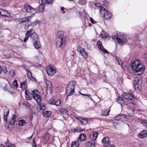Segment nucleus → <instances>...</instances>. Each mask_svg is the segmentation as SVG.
I'll list each match as a JSON object with an SVG mask.
<instances>
[{
  "mask_svg": "<svg viewBox=\"0 0 147 147\" xmlns=\"http://www.w3.org/2000/svg\"><path fill=\"white\" fill-rule=\"evenodd\" d=\"M77 50L80 53L84 59L87 58L88 57V54L84 49H82L80 46H79L77 48Z\"/></svg>",
  "mask_w": 147,
  "mask_h": 147,
  "instance_id": "8",
  "label": "nucleus"
},
{
  "mask_svg": "<svg viewBox=\"0 0 147 147\" xmlns=\"http://www.w3.org/2000/svg\"><path fill=\"white\" fill-rule=\"evenodd\" d=\"M97 43L98 49L101 51L107 54L109 53L108 52L103 48L102 45L101 44V43L100 41L98 40L97 42Z\"/></svg>",
  "mask_w": 147,
  "mask_h": 147,
  "instance_id": "12",
  "label": "nucleus"
},
{
  "mask_svg": "<svg viewBox=\"0 0 147 147\" xmlns=\"http://www.w3.org/2000/svg\"><path fill=\"white\" fill-rule=\"evenodd\" d=\"M90 21H91V22L92 23L94 24L95 23V22L94 21L93 19L92 18H90Z\"/></svg>",
  "mask_w": 147,
  "mask_h": 147,
  "instance_id": "60",
  "label": "nucleus"
},
{
  "mask_svg": "<svg viewBox=\"0 0 147 147\" xmlns=\"http://www.w3.org/2000/svg\"><path fill=\"white\" fill-rule=\"evenodd\" d=\"M32 24L29 21H28L26 22L25 24V26L24 27L25 29L26 30H27L29 28L30 26H31Z\"/></svg>",
  "mask_w": 147,
  "mask_h": 147,
  "instance_id": "34",
  "label": "nucleus"
},
{
  "mask_svg": "<svg viewBox=\"0 0 147 147\" xmlns=\"http://www.w3.org/2000/svg\"><path fill=\"white\" fill-rule=\"evenodd\" d=\"M30 92H29V91L27 90H26L25 91V95L30 94Z\"/></svg>",
  "mask_w": 147,
  "mask_h": 147,
  "instance_id": "63",
  "label": "nucleus"
},
{
  "mask_svg": "<svg viewBox=\"0 0 147 147\" xmlns=\"http://www.w3.org/2000/svg\"><path fill=\"white\" fill-rule=\"evenodd\" d=\"M32 147H36L34 138H33L32 140Z\"/></svg>",
  "mask_w": 147,
  "mask_h": 147,
  "instance_id": "50",
  "label": "nucleus"
},
{
  "mask_svg": "<svg viewBox=\"0 0 147 147\" xmlns=\"http://www.w3.org/2000/svg\"><path fill=\"white\" fill-rule=\"evenodd\" d=\"M74 83L73 81H71L68 84L66 89V94L67 96L72 95L74 92Z\"/></svg>",
  "mask_w": 147,
  "mask_h": 147,
  "instance_id": "4",
  "label": "nucleus"
},
{
  "mask_svg": "<svg viewBox=\"0 0 147 147\" xmlns=\"http://www.w3.org/2000/svg\"><path fill=\"white\" fill-rule=\"evenodd\" d=\"M27 86L26 81L22 82L20 84V88L23 90L27 88Z\"/></svg>",
  "mask_w": 147,
  "mask_h": 147,
  "instance_id": "20",
  "label": "nucleus"
},
{
  "mask_svg": "<svg viewBox=\"0 0 147 147\" xmlns=\"http://www.w3.org/2000/svg\"><path fill=\"white\" fill-rule=\"evenodd\" d=\"M46 82L48 88H50L52 87V84H51L50 81L48 80H46Z\"/></svg>",
  "mask_w": 147,
  "mask_h": 147,
  "instance_id": "36",
  "label": "nucleus"
},
{
  "mask_svg": "<svg viewBox=\"0 0 147 147\" xmlns=\"http://www.w3.org/2000/svg\"><path fill=\"white\" fill-rule=\"evenodd\" d=\"M98 135V132L96 131H94L90 134L91 136H92V138H97Z\"/></svg>",
  "mask_w": 147,
  "mask_h": 147,
  "instance_id": "33",
  "label": "nucleus"
},
{
  "mask_svg": "<svg viewBox=\"0 0 147 147\" xmlns=\"http://www.w3.org/2000/svg\"><path fill=\"white\" fill-rule=\"evenodd\" d=\"M55 105L57 106H59L61 103V101L59 99L57 98L55 99Z\"/></svg>",
  "mask_w": 147,
  "mask_h": 147,
  "instance_id": "35",
  "label": "nucleus"
},
{
  "mask_svg": "<svg viewBox=\"0 0 147 147\" xmlns=\"http://www.w3.org/2000/svg\"><path fill=\"white\" fill-rule=\"evenodd\" d=\"M64 32L62 31H58L56 34V38H62V37H65L63 36L64 35Z\"/></svg>",
  "mask_w": 147,
  "mask_h": 147,
  "instance_id": "22",
  "label": "nucleus"
},
{
  "mask_svg": "<svg viewBox=\"0 0 147 147\" xmlns=\"http://www.w3.org/2000/svg\"><path fill=\"white\" fill-rule=\"evenodd\" d=\"M84 131V129H82L80 127H77L73 129L72 132L74 133H77L82 132Z\"/></svg>",
  "mask_w": 147,
  "mask_h": 147,
  "instance_id": "18",
  "label": "nucleus"
},
{
  "mask_svg": "<svg viewBox=\"0 0 147 147\" xmlns=\"http://www.w3.org/2000/svg\"><path fill=\"white\" fill-rule=\"evenodd\" d=\"M44 6L42 4H40L37 8V10L42 12L44 11Z\"/></svg>",
  "mask_w": 147,
  "mask_h": 147,
  "instance_id": "24",
  "label": "nucleus"
},
{
  "mask_svg": "<svg viewBox=\"0 0 147 147\" xmlns=\"http://www.w3.org/2000/svg\"><path fill=\"white\" fill-rule=\"evenodd\" d=\"M26 72L27 76L29 79L31 80H33L35 79L32 76V73L30 71L28 70H27L26 71Z\"/></svg>",
  "mask_w": 147,
  "mask_h": 147,
  "instance_id": "21",
  "label": "nucleus"
},
{
  "mask_svg": "<svg viewBox=\"0 0 147 147\" xmlns=\"http://www.w3.org/2000/svg\"><path fill=\"white\" fill-rule=\"evenodd\" d=\"M109 5V3L107 1H105L103 2V5L105 7H108Z\"/></svg>",
  "mask_w": 147,
  "mask_h": 147,
  "instance_id": "47",
  "label": "nucleus"
},
{
  "mask_svg": "<svg viewBox=\"0 0 147 147\" xmlns=\"http://www.w3.org/2000/svg\"><path fill=\"white\" fill-rule=\"evenodd\" d=\"M142 81L140 78H136L133 81V83H136L137 84H139V82L140 83L141 85H142Z\"/></svg>",
  "mask_w": 147,
  "mask_h": 147,
  "instance_id": "27",
  "label": "nucleus"
},
{
  "mask_svg": "<svg viewBox=\"0 0 147 147\" xmlns=\"http://www.w3.org/2000/svg\"><path fill=\"white\" fill-rule=\"evenodd\" d=\"M134 87L136 89H138L141 86V84L140 82L139 84H137L136 83H133Z\"/></svg>",
  "mask_w": 147,
  "mask_h": 147,
  "instance_id": "41",
  "label": "nucleus"
},
{
  "mask_svg": "<svg viewBox=\"0 0 147 147\" xmlns=\"http://www.w3.org/2000/svg\"><path fill=\"white\" fill-rule=\"evenodd\" d=\"M117 100V102L121 104L122 103H123L124 102V100L123 98L119 96L118 97Z\"/></svg>",
  "mask_w": 147,
  "mask_h": 147,
  "instance_id": "32",
  "label": "nucleus"
},
{
  "mask_svg": "<svg viewBox=\"0 0 147 147\" xmlns=\"http://www.w3.org/2000/svg\"><path fill=\"white\" fill-rule=\"evenodd\" d=\"M116 59L119 64L120 65L121 67L124 68V67H127V63L126 61H125L123 63L119 58L117 57Z\"/></svg>",
  "mask_w": 147,
  "mask_h": 147,
  "instance_id": "13",
  "label": "nucleus"
},
{
  "mask_svg": "<svg viewBox=\"0 0 147 147\" xmlns=\"http://www.w3.org/2000/svg\"><path fill=\"white\" fill-rule=\"evenodd\" d=\"M140 122L144 127L147 128V120H142L140 121Z\"/></svg>",
  "mask_w": 147,
  "mask_h": 147,
  "instance_id": "31",
  "label": "nucleus"
},
{
  "mask_svg": "<svg viewBox=\"0 0 147 147\" xmlns=\"http://www.w3.org/2000/svg\"><path fill=\"white\" fill-rule=\"evenodd\" d=\"M16 116L15 115H13V116L11 119H13L14 121H16Z\"/></svg>",
  "mask_w": 147,
  "mask_h": 147,
  "instance_id": "59",
  "label": "nucleus"
},
{
  "mask_svg": "<svg viewBox=\"0 0 147 147\" xmlns=\"http://www.w3.org/2000/svg\"><path fill=\"white\" fill-rule=\"evenodd\" d=\"M99 11L100 13L101 16L104 18L105 19H109L111 18V13L109 12L103 7L100 9Z\"/></svg>",
  "mask_w": 147,
  "mask_h": 147,
  "instance_id": "6",
  "label": "nucleus"
},
{
  "mask_svg": "<svg viewBox=\"0 0 147 147\" xmlns=\"http://www.w3.org/2000/svg\"><path fill=\"white\" fill-rule=\"evenodd\" d=\"M96 138H93V139H91L87 142L86 143V145L87 147H95V141Z\"/></svg>",
  "mask_w": 147,
  "mask_h": 147,
  "instance_id": "11",
  "label": "nucleus"
},
{
  "mask_svg": "<svg viewBox=\"0 0 147 147\" xmlns=\"http://www.w3.org/2000/svg\"><path fill=\"white\" fill-rule=\"evenodd\" d=\"M43 115L45 117H49L51 115V112L50 111H46L43 113Z\"/></svg>",
  "mask_w": 147,
  "mask_h": 147,
  "instance_id": "28",
  "label": "nucleus"
},
{
  "mask_svg": "<svg viewBox=\"0 0 147 147\" xmlns=\"http://www.w3.org/2000/svg\"><path fill=\"white\" fill-rule=\"evenodd\" d=\"M9 74L12 77H14L15 76V71L13 70H11L9 72Z\"/></svg>",
  "mask_w": 147,
  "mask_h": 147,
  "instance_id": "44",
  "label": "nucleus"
},
{
  "mask_svg": "<svg viewBox=\"0 0 147 147\" xmlns=\"http://www.w3.org/2000/svg\"><path fill=\"white\" fill-rule=\"evenodd\" d=\"M79 143L78 142L75 141L73 142L71 147H79Z\"/></svg>",
  "mask_w": 147,
  "mask_h": 147,
  "instance_id": "29",
  "label": "nucleus"
},
{
  "mask_svg": "<svg viewBox=\"0 0 147 147\" xmlns=\"http://www.w3.org/2000/svg\"><path fill=\"white\" fill-rule=\"evenodd\" d=\"M86 137V134H80L78 138H85Z\"/></svg>",
  "mask_w": 147,
  "mask_h": 147,
  "instance_id": "52",
  "label": "nucleus"
},
{
  "mask_svg": "<svg viewBox=\"0 0 147 147\" xmlns=\"http://www.w3.org/2000/svg\"><path fill=\"white\" fill-rule=\"evenodd\" d=\"M31 18V16H28L27 17L19 18L17 20L19 22V23L20 24L23 22H27L28 21L30 20Z\"/></svg>",
  "mask_w": 147,
  "mask_h": 147,
  "instance_id": "14",
  "label": "nucleus"
},
{
  "mask_svg": "<svg viewBox=\"0 0 147 147\" xmlns=\"http://www.w3.org/2000/svg\"><path fill=\"white\" fill-rule=\"evenodd\" d=\"M59 111L60 112L63 114H68V111L65 109L63 108L60 109L59 110Z\"/></svg>",
  "mask_w": 147,
  "mask_h": 147,
  "instance_id": "26",
  "label": "nucleus"
},
{
  "mask_svg": "<svg viewBox=\"0 0 147 147\" xmlns=\"http://www.w3.org/2000/svg\"><path fill=\"white\" fill-rule=\"evenodd\" d=\"M9 113V110H8L7 112L4 113V120L6 122L7 121V116H8Z\"/></svg>",
  "mask_w": 147,
  "mask_h": 147,
  "instance_id": "30",
  "label": "nucleus"
},
{
  "mask_svg": "<svg viewBox=\"0 0 147 147\" xmlns=\"http://www.w3.org/2000/svg\"><path fill=\"white\" fill-rule=\"evenodd\" d=\"M83 117H76V119L80 121L82 123V119H83Z\"/></svg>",
  "mask_w": 147,
  "mask_h": 147,
  "instance_id": "58",
  "label": "nucleus"
},
{
  "mask_svg": "<svg viewBox=\"0 0 147 147\" xmlns=\"http://www.w3.org/2000/svg\"><path fill=\"white\" fill-rule=\"evenodd\" d=\"M38 40L35 41L34 46L35 48L37 49L40 48L41 47V45L40 42L38 41Z\"/></svg>",
  "mask_w": 147,
  "mask_h": 147,
  "instance_id": "25",
  "label": "nucleus"
},
{
  "mask_svg": "<svg viewBox=\"0 0 147 147\" xmlns=\"http://www.w3.org/2000/svg\"><path fill=\"white\" fill-rule=\"evenodd\" d=\"M50 137H51L50 134L46 133L44 135L43 138H49Z\"/></svg>",
  "mask_w": 147,
  "mask_h": 147,
  "instance_id": "51",
  "label": "nucleus"
},
{
  "mask_svg": "<svg viewBox=\"0 0 147 147\" xmlns=\"http://www.w3.org/2000/svg\"><path fill=\"white\" fill-rule=\"evenodd\" d=\"M128 114L131 117H134L135 115V113L134 109H129L127 111Z\"/></svg>",
  "mask_w": 147,
  "mask_h": 147,
  "instance_id": "23",
  "label": "nucleus"
},
{
  "mask_svg": "<svg viewBox=\"0 0 147 147\" xmlns=\"http://www.w3.org/2000/svg\"><path fill=\"white\" fill-rule=\"evenodd\" d=\"M112 38L113 40L116 39L118 43L120 45H123L124 43L127 42V39L121 40L118 36H112Z\"/></svg>",
  "mask_w": 147,
  "mask_h": 147,
  "instance_id": "9",
  "label": "nucleus"
},
{
  "mask_svg": "<svg viewBox=\"0 0 147 147\" xmlns=\"http://www.w3.org/2000/svg\"><path fill=\"white\" fill-rule=\"evenodd\" d=\"M24 8L25 10H26V11L27 12H32L34 10L33 8L31 6L27 5H25L24 6Z\"/></svg>",
  "mask_w": 147,
  "mask_h": 147,
  "instance_id": "17",
  "label": "nucleus"
},
{
  "mask_svg": "<svg viewBox=\"0 0 147 147\" xmlns=\"http://www.w3.org/2000/svg\"><path fill=\"white\" fill-rule=\"evenodd\" d=\"M101 35L102 36V38H106L107 36V34L106 32H105L102 31L100 33Z\"/></svg>",
  "mask_w": 147,
  "mask_h": 147,
  "instance_id": "37",
  "label": "nucleus"
},
{
  "mask_svg": "<svg viewBox=\"0 0 147 147\" xmlns=\"http://www.w3.org/2000/svg\"><path fill=\"white\" fill-rule=\"evenodd\" d=\"M46 0H40L39 1L40 4H42L44 5L46 2Z\"/></svg>",
  "mask_w": 147,
  "mask_h": 147,
  "instance_id": "54",
  "label": "nucleus"
},
{
  "mask_svg": "<svg viewBox=\"0 0 147 147\" xmlns=\"http://www.w3.org/2000/svg\"><path fill=\"white\" fill-rule=\"evenodd\" d=\"M55 99H53L50 100L49 101V103L51 104L55 105Z\"/></svg>",
  "mask_w": 147,
  "mask_h": 147,
  "instance_id": "55",
  "label": "nucleus"
},
{
  "mask_svg": "<svg viewBox=\"0 0 147 147\" xmlns=\"http://www.w3.org/2000/svg\"><path fill=\"white\" fill-rule=\"evenodd\" d=\"M139 138H144L147 136V131L146 130H143L138 135Z\"/></svg>",
  "mask_w": 147,
  "mask_h": 147,
  "instance_id": "16",
  "label": "nucleus"
},
{
  "mask_svg": "<svg viewBox=\"0 0 147 147\" xmlns=\"http://www.w3.org/2000/svg\"><path fill=\"white\" fill-rule=\"evenodd\" d=\"M110 111V110L109 109L107 112V109L106 110V113L102 114V115H103L104 116H108L109 115V112Z\"/></svg>",
  "mask_w": 147,
  "mask_h": 147,
  "instance_id": "56",
  "label": "nucleus"
},
{
  "mask_svg": "<svg viewBox=\"0 0 147 147\" xmlns=\"http://www.w3.org/2000/svg\"><path fill=\"white\" fill-rule=\"evenodd\" d=\"M29 37H30L33 41H35L39 39L38 35L32 29L26 31L24 42H26Z\"/></svg>",
  "mask_w": 147,
  "mask_h": 147,
  "instance_id": "3",
  "label": "nucleus"
},
{
  "mask_svg": "<svg viewBox=\"0 0 147 147\" xmlns=\"http://www.w3.org/2000/svg\"><path fill=\"white\" fill-rule=\"evenodd\" d=\"M132 69L134 73L139 72L140 75L144 71L145 67L140 64L138 60L135 61L132 65Z\"/></svg>",
  "mask_w": 147,
  "mask_h": 147,
  "instance_id": "2",
  "label": "nucleus"
},
{
  "mask_svg": "<svg viewBox=\"0 0 147 147\" xmlns=\"http://www.w3.org/2000/svg\"><path fill=\"white\" fill-rule=\"evenodd\" d=\"M86 139V138H84L83 139H82V138H78V142H82V141L85 140Z\"/></svg>",
  "mask_w": 147,
  "mask_h": 147,
  "instance_id": "61",
  "label": "nucleus"
},
{
  "mask_svg": "<svg viewBox=\"0 0 147 147\" xmlns=\"http://www.w3.org/2000/svg\"><path fill=\"white\" fill-rule=\"evenodd\" d=\"M144 56L145 59V61L147 63V54H145Z\"/></svg>",
  "mask_w": 147,
  "mask_h": 147,
  "instance_id": "64",
  "label": "nucleus"
},
{
  "mask_svg": "<svg viewBox=\"0 0 147 147\" xmlns=\"http://www.w3.org/2000/svg\"><path fill=\"white\" fill-rule=\"evenodd\" d=\"M116 34L118 36H126V34H125L124 33L122 32H117L116 33Z\"/></svg>",
  "mask_w": 147,
  "mask_h": 147,
  "instance_id": "40",
  "label": "nucleus"
},
{
  "mask_svg": "<svg viewBox=\"0 0 147 147\" xmlns=\"http://www.w3.org/2000/svg\"><path fill=\"white\" fill-rule=\"evenodd\" d=\"M86 3V0H79L78 1V3L81 5H85Z\"/></svg>",
  "mask_w": 147,
  "mask_h": 147,
  "instance_id": "38",
  "label": "nucleus"
},
{
  "mask_svg": "<svg viewBox=\"0 0 147 147\" xmlns=\"http://www.w3.org/2000/svg\"><path fill=\"white\" fill-rule=\"evenodd\" d=\"M94 5L97 7H100V9L101 8L102 6L99 3L96 2L94 4Z\"/></svg>",
  "mask_w": 147,
  "mask_h": 147,
  "instance_id": "46",
  "label": "nucleus"
},
{
  "mask_svg": "<svg viewBox=\"0 0 147 147\" xmlns=\"http://www.w3.org/2000/svg\"><path fill=\"white\" fill-rule=\"evenodd\" d=\"M13 85L16 87L17 88L18 86V84L17 83V81L16 80H15L13 83Z\"/></svg>",
  "mask_w": 147,
  "mask_h": 147,
  "instance_id": "49",
  "label": "nucleus"
},
{
  "mask_svg": "<svg viewBox=\"0 0 147 147\" xmlns=\"http://www.w3.org/2000/svg\"><path fill=\"white\" fill-rule=\"evenodd\" d=\"M32 93H31L30 94L31 96H30L29 95V94H27L26 95V99L27 100H30L32 98V96L33 98V97L32 96V95L31 94L32 93Z\"/></svg>",
  "mask_w": 147,
  "mask_h": 147,
  "instance_id": "43",
  "label": "nucleus"
},
{
  "mask_svg": "<svg viewBox=\"0 0 147 147\" xmlns=\"http://www.w3.org/2000/svg\"><path fill=\"white\" fill-rule=\"evenodd\" d=\"M1 12L0 15L7 17H9L10 16V13L7 11L3 9H1Z\"/></svg>",
  "mask_w": 147,
  "mask_h": 147,
  "instance_id": "15",
  "label": "nucleus"
},
{
  "mask_svg": "<svg viewBox=\"0 0 147 147\" xmlns=\"http://www.w3.org/2000/svg\"><path fill=\"white\" fill-rule=\"evenodd\" d=\"M3 70L4 73L5 74L7 73V67L5 66H2Z\"/></svg>",
  "mask_w": 147,
  "mask_h": 147,
  "instance_id": "48",
  "label": "nucleus"
},
{
  "mask_svg": "<svg viewBox=\"0 0 147 147\" xmlns=\"http://www.w3.org/2000/svg\"><path fill=\"white\" fill-rule=\"evenodd\" d=\"M15 122L16 121H14L13 119H11L10 121L9 125H13L15 123Z\"/></svg>",
  "mask_w": 147,
  "mask_h": 147,
  "instance_id": "57",
  "label": "nucleus"
},
{
  "mask_svg": "<svg viewBox=\"0 0 147 147\" xmlns=\"http://www.w3.org/2000/svg\"><path fill=\"white\" fill-rule=\"evenodd\" d=\"M26 123L25 122V121L23 120H21L19 121V125L23 126L26 125Z\"/></svg>",
  "mask_w": 147,
  "mask_h": 147,
  "instance_id": "39",
  "label": "nucleus"
},
{
  "mask_svg": "<svg viewBox=\"0 0 147 147\" xmlns=\"http://www.w3.org/2000/svg\"><path fill=\"white\" fill-rule=\"evenodd\" d=\"M46 2L47 4L51 5L53 4V0H46Z\"/></svg>",
  "mask_w": 147,
  "mask_h": 147,
  "instance_id": "53",
  "label": "nucleus"
},
{
  "mask_svg": "<svg viewBox=\"0 0 147 147\" xmlns=\"http://www.w3.org/2000/svg\"><path fill=\"white\" fill-rule=\"evenodd\" d=\"M46 71L49 76H52L56 73L55 68L51 65L47 68Z\"/></svg>",
  "mask_w": 147,
  "mask_h": 147,
  "instance_id": "7",
  "label": "nucleus"
},
{
  "mask_svg": "<svg viewBox=\"0 0 147 147\" xmlns=\"http://www.w3.org/2000/svg\"><path fill=\"white\" fill-rule=\"evenodd\" d=\"M65 9V8L63 7H61V10L63 11L62 13H65V11H64Z\"/></svg>",
  "mask_w": 147,
  "mask_h": 147,
  "instance_id": "62",
  "label": "nucleus"
},
{
  "mask_svg": "<svg viewBox=\"0 0 147 147\" xmlns=\"http://www.w3.org/2000/svg\"><path fill=\"white\" fill-rule=\"evenodd\" d=\"M40 92L37 90H35L32 91L31 94L34 99L36 102L38 104V105L40 107V110L43 111L45 109L46 107L45 105L43 103H41V98L39 95Z\"/></svg>",
  "mask_w": 147,
  "mask_h": 147,
  "instance_id": "1",
  "label": "nucleus"
},
{
  "mask_svg": "<svg viewBox=\"0 0 147 147\" xmlns=\"http://www.w3.org/2000/svg\"><path fill=\"white\" fill-rule=\"evenodd\" d=\"M88 123V120L87 118L84 119L83 118L82 121V123L84 124H86Z\"/></svg>",
  "mask_w": 147,
  "mask_h": 147,
  "instance_id": "45",
  "label": "nucleus"
},
{
  "mask_svg": "<svg viewBox=\"0 0 147 147\" xmlns=\"http://www.w3.org/2000/svg\"><path fill=\"white\" fill-rule=\"evenodd\" d=\"M123 116H122L121 115H118L116 116L115 117V119L117 121H120L121 119Z\"/></svg>",
  "mask_w": 147,
  "mask_h": 147,
  "instance_id": "42",
  "label": "nucleus"
},
{
  "mask_svg": "<svg viewBox=\"0 0 147 147\" xmlns=\"http://www.w3.org/2000/svg\"><path fill=\"white\" fill-rule=\"evenodd\" d=\"M65 37L56 38L55 39L56 46L58 48H63L65 46L66 42Z\"/></svg>",
  "mask_w": 147,
  "mask_h": 147,
  "instance_id": "5",
  "label": "nucleus"
},
{
  "mask_svg": "<svg viewBox=\"0 0 147 147\" xmlns=\"http://www.w3.org/2000/svg\"><path fill=\"white\" fill-rule=\"evenodd\" d=\"M101 141L103 144L105 145L109 144L111 142L109 138H103Z\"/></svg>",
  "mask_w": 147,
  "mask_h": 147,
  "instance_id": "19",
  "label": "nucleus"
},
{
  "mask_svg": "<svg viewBox=\"0 0 147 147\" xmlns=\"http://www.w3.org/2000/svg\"><path fill=\"white\" fill-rule=\"evenodd\" d=\"M123 97L125 99L131 100V101L130 102L131 103L133 104H134V101L132 99L133 98V97L131 94L125 93L123 95Z\"/></svg>",
  "mask_w": 147,
  "mask_h": 147,
  "instance_id": "10",
  "label": "nucleus"
}]
</instances>
